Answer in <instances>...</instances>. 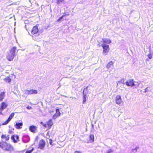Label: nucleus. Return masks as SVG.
<instances>
[{"mask_svg":"<svg viewBox=\"0 0 153 153\" xmlns=\"http://www.w3.org/2000/svg\"><path fill=\"white\" fill-rule=\"evenodd\" d=\"M49 143L51 145H52V140L51 139H49Z\"/></svg>","mask_w":153,"mask_h":153,"instance_id":"obj_30","label":"nucleus"},{"mask_svg":"<svg viewBox=\"0 0 153 153\" xmlns=\"http://www.w3.org/2000/svg\"><path fill=\"white\" fill-rule=\"evenodd\" d=\"M83 104H84L85 102L86 101V98L85 97V95H84L83 96Z\"/></svg>","mask_w":153,"mask_h":153,"instance_id":"obj_26","label":"nucleus"},{"mask_svg":"<svg viewBox=\"0 0 153 153\" xmlns=\"http://www.w3.org/2000/svg\"><path fill=\"white\" fill-rule=\"evenodd\" d=\"M8 133L10 134H12L13 133V132L12 131L10 130L8 131Z\"/></svg>","mask_w":153,"mask_h":153,"instance_id":"obj_32","label":"nucleus"},{"mask_svg":"<svg viewBox=\"0 0 153 153\" xmlns=\"http://www.w3.org/2000/svg\"><path fill=\"white\" fill-rule=\"evenodd\" d=\"M40 123L45 128H47V130L50 129L53 124V121L52 119H49L46 121V123H44L41 122Z\"/></svg>","mask_w":153,"mask_h":153,"instance_id":"obj_1","label":"nucleus"},{"mask_svg":"<svg viewBox=\"0 0 153 153\" xmlns=\"http://www.w3.org/2000/svg\"><path fill=\"white\" fill-rule=\"evenodd\" d=\"M135 82L133 79H128L126 81L125 84L127 86L132 87L134 85Z\"/></svg>","mask_w":153,"mask_h":153,"instance_id":"obj_5","label":"nucleus"},{"mask_svg":"<svg viewBox=\"0 0 153 153\" xmlns=\"http://www.w3.org/2000/svg\"><path fill=\"white\" fill-rule=\"evenodd\" d=\"M14 115V113L13 112L11 113L10 115L9 116V117H8L7 119L4 123H2V125H7L9 122L11 120V119H12V118L13 117Z\"/></svg>","mask_w":153,"mask_h":153,"instance_id":"obj_11","label":"nucleus"},{"mask_svg":"<svg viewBox=\"0 0 153 153\" xmlns=\"http://www.w3.org/2000/svg\"><path fill=\"white\" fill-rule=\"evenodd\" d=\"M29 130L31 132L35 133L37 131V127L33 125H31L29 127Z\"/></svg>","mask_w":153,"mask_h":153,"instance_id":"obj_12","label":"nucleus"},{"mask_svg":"<svg viewBox=\"0 0 153 153\" xmlns=\"http://www.w3.org/2000/svg\"><path fill=\"white\" fill-rule=\"evenodd\" d=\"M16 47H13L11 48L10 50L9 53L10 54H12L14 55H15L16 50Z\"/></svg>","mask_w":153,"mask_h":153,"instance_id":"obj_19","label":"nucleus"},{"mask_svg":"<svg viewBox=\"0 0 153 153\" xmlns=\"http://www.w3.org/2000/svg\"><path fill=\"white\" fill-rule=\"evenodd\" d=\"M65 0H56V3L57 4H59L61 3H62Z\"/></svg>","mask_w":153,"mask_h":153,"instance_id":"obj_23","label":"nucleus"},{"mask_svg":"<svg viewBox=\"0 0 153 153\" xmlns=\"http://www.w3.org/2000/svg\"><path fill=\"white\" fill-rule=\"evenodd\" d=\"M113 152V150L111 149H109L106 153H111Z\"/></svg>","mask_w":153,"mask_h":153,"instance_id":"obj_28","label":"nucleus"},{"mask_svg":"<svg viewBox=\"0 0 153 153\" xmlns=\"http://www.w3.org/2000/svg\"><path fill=\"white\" fill-rule=\"evenodd\" d=\"M139 149V147H136L135 148V149H133V150H135L136 152L137 151V149Z\"/></svg>","mask_w":153,"mask_h":153,"instance_id":"obj_33","label":"nucleus"},{"mask_svg":"<svg viewBox=\"0 0 153 153\" xmlns=\"http://www.w3.org/2000/svg\"><path fill=\"white\" fill-rule=\"evenodd\" d=\"M27 25H26V27H27Z\"/></svg>","mask_w":153,"mask_h":153,"instance_id":"obj_40","label":"nucleus"},{"mask_svg":"<svg viewBox=\"0 0 153 153\" xmlns=\"http://www.w3.org/2000/svg\"><path fill=\"white\" fill-rule=\"evenodd\" d=\"M102 40L103 43V44H110L111 42V41L109 39L103 38Z\"/></svg>","mask_w":153,"mask_h":153,"instance_id":"obj_18","label":"nucleus"},{"mask_svg":"<svg viewBox=\"0 0 153 153\" xmlns=\"http://www.w3.org/2000/svg\"><path fill=\"white\" fill-rule=\"evenodd\" d=\"M38 136H36V138H35V139L36 140H37L38 139Z\"/></svg>","mask_w":153,"mask_h":153,"instance_id":"obj_36","label":"nucleus"},{"mask_svg":"<svg viewBox=\"0 0 153 153\" xmlns=\"http://www.w3.org/2000/svg\"><path fill=\"white\" fill-rule=\"evenodd\" d=\"M11 139L14 143H17L19 140V137L18 135H12L11 137Z\"/></svg>","mask_w":153,"mask_h":153,"instance_id":"obj_14","label":"nucleus"},{"mask_svg":"<svg viewBox=\"0 0 153 153\" xmlns=\"http://www.w3.org/2000/svg\"><path fill=\"white\" fill-rule=\"evenodd\" d=\"M147 90H148V88H146L145 89V92H146V91Z\"/></svg>","mask_w":153,"mask_h":153,"instance_id":"obj_38","label":"nucleus"},{"mask_svg":"<svg viewBox=\"0 0 153 153\" xmlns=\"http://www.w3.org/2000/svg\"><path fill=\"white\" fill-rule=\"evenodd\" d=\"M34 150V148L32 147L30 150H27L25 153H32Z\"/></svg>","mask_w":153,"mask_h":153,"instance_id":"obj_24","label":"nucleus"},{"mask_svg":"<svg viewBox=\"0 0 153 153\" xmlns=\"http://www.w3.org/2000/svg\"><path fill=\"white\" fill-rule=\"evenodd\" d=\"M26 108L28 109H29V110H30V109H31L32 108V107L31 106H27V107H26Z\"/></svg>","mask_w":153,"mask_h":153,"instance_id":"obj_29","label":"nucleus"},{"mask_svg":"<svg viewBox=\"0 0 153 153\" xmlns=\"http://www.w3.org/2000/svg\"><path fill=\"white\" fill-rule=\"evenodd\" d=\"M2 139H4L6 141H8L9 140V135L6 134H2L1 136Z\"/></svg>","mask_w":153,"mask_h":153,"instance_id":"obj_20","label":"nucleus"},{"mask_svg":"<svg viewBox=\"0 0 153 153\" xmlns=\"http://www.w3.org/2000/svg\"><path fill=\"white\" fill-rule=\"evenodd\" d=\"M147 90H148V88H146L145 89V92H146V91Z\"/></svg>","mask_w":153,"mask_h":153,"instance_id":"obj_39","label":"nucleus"},{"mask_svg":"<svg viewBox=\"0 0 153 153\" xmlns=\"http://www.w3.org/2000/svg\"><path fill=\"white\" fill-rule=\"evenodd\" d=\"M37 93L38 91L36 90L33 89H30V90H26L25 92V94L27 95L32 94H36Z\"/></svg>","mask_w":153,"mask_h":153,"instance_id":"obj_9","label":"nucleus"},{"mask_svg":"<svg viewBox=\"0 0 153 153\" xmlns=\"http://www.w3.org/2000/svg\"><path fill=\"white\" fill-rule=\"evenodd\" d=\"M101 46L103 49V53H106L109 52L110 50V48L108 45L106 44H102Z\"/></svg>","mask_w":153,"mask_h":153,"instance_id":"obj_6","label":"nucleus"},{"mask_svg":"<svg viewBox=\"0 0 153 153\" xmlns=\"http://www.w3.org/2000/svg\"><path fill=\"white\" fill-rule=\"evenodd\" d=\"M64 15L62 16L61 17H60L57 20V22H59L60 21V20L62 19L63 17H64Z\"/></svg>","mask_w":153,"mask_h":153,"instance_id":"obj_27","label":"nucleus"},{"mask_svg":"<svg viewBox=\"0 0 153 153\" xmlns=\"http://www.w3.org/2000/svg\"><path fill=\"white\" fill-rule=\"evenodd\" d=\"M147 56L149 59H151L152 58V56L151 53L148 54Z\"/></svg>","mask_w":153,"mask_h":153,"instance_id":"obj_25","label":"nucleus"},{"mask_svg":"<svg viewBox=\"0 0 153 153\" xmlns=\"http://www.w3.org/2000/svg\"><path fill=\"white\" fill-rule=\"evenodd\" d=\"M16 55H14L12 54H10V53H9L7 56L6 57L7 60L9 61H10L13 60L14 57Z\"/></svg>","mask_w":153,"mask_h":153,"instance_id":"obj_16","label":"nucleus"},{"mask_svg":"<svg viewBox=\"0 0 153 153\" xmlns=\"http://www.w3.org/2000/svg\"><path fill=\"white\" fill-rule=\"evenodd\" d=\"M4 150L5 151H7L9 152H11L13 150V148L10 144L8 143H6L4 146Z\"/></svg>","mask_w":153,"mask_h":153,"instance_id":"obj_8","label":"nucleus"},{"mask_svg":"<svg viewBox=\"0 0 153 153\" xmlns=\"http://www.w3.org/2000/svg\"><path fill=\"white\" fill-rule=\"evenodd\" d=\"M38 26L39 25L37 24L35 26H33L32 28L31 31V33L33 35L32 36V37L34 38L35 40H36V38H35L36 37V34L37 35V36H38L39 35V34L38 33L39 32V29H38Z\"/></svg>","mask_w":153,"mask_h":153,"instance_id":"obj_2","label":"nucleus"},{"mask_svg":"<svg viewBox=\"0 0 153 153\" xmlns=\"http://www.w3.org/2000/svg\"><path fill=\"white\" fill-rule=\"evenodd\" d=\"M115 102L116 104L120 105H122L123 104V102L122 100L121 97L119 95L116 96L115 98Z\"/></svg>","mask_w":153,"mask_h":153,"instance_id":"obj_7","label":"nucleus"},{"mask_svg":"<svg viewBox=\"0 0 153 153\" xmlns=\"http://www.w3.org/2000/svg\"><path fill=\"white\" fill-rule=\"evenodd\" d=\"M61 114L60 112L59 108H56V112L53 115L52 118L54 119H55L59 117Z\"/></svg>","mask_w":153,"mask_h":153,"instance_id":"obj_13","label":"nucleus"},{"mask_svg":"<svg viewBox=\"0 0 153 153\" xmlns=\"http://www.w3.org/2000/svg\"><path fill=\"white\" fill-rule=\"evenodd\" d=\"M114 64L113 62L111 61L108 62L106 65V67L108 68H109L111 67L112 66H113Z\"/></svg>","mask_w":153,"mask_h":153,"instance_id":"obj_22","label":"nucleus"},{"mask_svg":"<svg viewBox=\"0 0 153 153\" xmlns=\"http://www.w3.org/2000/svg\"><path fill=\"white\" fill-rule=\"evenodd\" d=\"M7 105L5 102H2L1 103L0 107V114H2V111L7 108Z\"/></svg>","mask_w":153,"mask_h":153,"instance_id":"obj_10","label":"nucleus"},{"mask_svg":"<svg viewBox=\"0 0 153 153\" xmlns=\"http://www.w3.org/2000/svg\"><path fill=\"white\" fill-rule=\"evenodd\" d=\"M0 148H3V143L1 142H0Z\"/></svg>","mask_w":153,"mask_h":153,"instance_id":"obj_31","label":"nucleus"},{"mask_svg":"<svg viewBox=\"0 0 153 153\" xmlns=\"http://www.w3.org/2000/svg\"><path fill=\"white\" fill-rule=\"evenodd\" d=\"M45 142L43 139L39 140L38 143V148L41 150H43L45 146Z\"/></svg>","mask_w":153,"mask_h":153,"instance_id":"obj_4","label":"nucleus"},{"mask_svg":"<svg viewBox=\"0 0 153 153\" xmlns=\"http://www.w3.org/2000/svg\"><path fill=\"white\" fill-rule=\"evenodd\" d=\"M74 153H81V152L80 151H75L74 152Z\"/></svg>","mask_w":153,"mask_h":153,"instance_id":"obj_34","label":"nucleus"},{"mask_svg":"<svg viewBox=\"0 0 153 153\" xmlns=\"http://www.w3.org/2000/svg\"><path fill=\"white\" fill-rule=\"evenodd\" d=\"M26 137H27L28 138V141H29V140H30V137H29L28 136H26Z\"/></svg>","mask_w":153,"mask_h":153,"instance_id":"obj_37","label":"nucleus"},{"mask_svg":"<svg viewBox=\"0 0 153 153\" xmlns=\"http://www.w3.org/2000/svg\"><path fill=\"white\" fill-rule=\"evenodd\" d=\"M5 92H1L0 94V101H2L5 97Z\"/></svg>","mask_w":153,"mask_h":153,"instance_id":"obj_21","label":"nucleus"},{"mask_svg":"<svg viewBox=\"0 0 153 153\" xmlns=\"http://www.w3.org/2000/svg\"><path fill=\"white\" fill-rule=\"evenodd\" d=\"M89 138V140H87V142L88 143H91L94 142V135H90Z\"/></svg>","mask_w":153,"mask_h":153,"instance_id":"obj_17","label":"nucleus"},{"mask_svg":"<svg viewBox=\"0 0 153 153\" xmlns=\"http://www.w3.org/2000/svg\"><path fill=\"white\" fill-rule=\"evenodd\" d=\"M16 76L13 74H11L4 79V81L6 82L10 83L11 81L15 79Z\"/></svg>","mask_w":153,"mask_h":153,"instance_id":"obj_3","label":"nucleus"},{"mask_svg":"<svg viewBox=\"0 0 153 153\" xmlns=\"http://www.w3.org/2000/svg\"><path fill=\"white\" fill-rule=\"evenodd\" d=\"M49 133H50V131H48L47 133V135H48V136L49 137L50 136V135H49Z\"/></svg>","mask_w":153,"mask_h":153,"instance_id":"obj_35","label":"nucleus"},{"mask_svg":"<svg viewBox=\"0 0 153 153\" xmlns=\"http://www.w3.org/2000/svg\"><path fill=\"white\" fill-rule=\"evenodd\" d=\"M21 122L20 123H16L15 125V127L17 129H20L22 128L23 126V123L22 121L20 120Z\"/></svg>","mask_w":153,"mask_h":153,"instance_id":"obj_15","label":"nucleus"}]
</instances>
